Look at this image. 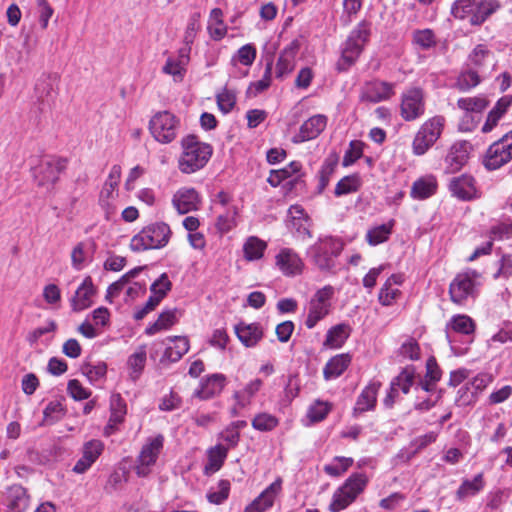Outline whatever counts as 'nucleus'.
<instances>
[{"instance_id": "f257e3e1", "label": "nucleus", "mask_w": 512, "mask_h": 512, "mask_svg": "<svg viewBox=\"0 0 512 512\" xmlns=\"http://www.w3.org/2000/svg\"><path fill=\"white\" fill-rule=\"evenodd\" d=\"M182 152L178 158V168L184 174L201 170L212 156V147L201 142L194 135H187L181 140Z\"/></svg>"}, {"instance_id": "f03ea898", "label": "nucleus", "mask_w": 512, "mask_h": 512, "mask_svg": "<svg viewBox=\"0 0 512 512\" xmlns=\"http://www.w3.org/2000/svg\"><path fill=\"white\" fill-rule=\"evenodd\" d=\"M500 7L495 0H456L452 7V15L471 25H480Z\"/></svg>"}, {"instance_id": "7ed1b4c3", "label": "nucleus", "mask_w": 512, "mask_h": 512, "mask_svg": "<svg viewBox=\"0 0 512 512\" xmlns=\"http://www.w3.org/2000/svg\"><path fill=\"white\" fill-rule=\"evenodd\" d=\"M171 229L164 222L152 223L130 240V249L134 252H142L151 249H161L165 247L171 238Z\"/></svg>"}, {"instance_id": "20e7f679", "label": "nucleus", "mask_w": 512, "mask_h": 512, "mask_svg": "<svg viewBox=\"0 0 512 512\" xmlns=\"http://www.w3.org/2000/svg\"><path fill=\"white\" fill-rule=\"evenodd\" d=\"M343 247L341 239L321 236L307 249L306 254L318 269L328 271L335 266V258L340 255Z\"/></svg>"}, {"instance_id": "39448f33", "label": "nucleus", "mask_w": 512, "mask_h": 512, "mask_svg": "<svg viewBox=\"0 0 512 512\" xmlns=\"http://www.w3.org/2000/svg\"><path fill=\"white\" fill-rule=\"evenodd\" d=\"M370 23L361 21L350 33L343 44L341 57L337 62V69L345 71L351 67L360 56L370 36Z\"/></svg>"}, {"instance_id": "423d86ee", "label": "nucleus", "mask_w": 512, "mask_h": 512, "mask_svg": "<svg viewBox=\"0 0 512 512\" xmlns=\"http://www.w3.org/2000/svg\"><path fill=\"white\" fill-rule=\"evenodd\" d=\"M180 119L169 111H158L149 120L148 129L151 136L160 144H170L180 129Z\"/></svg>"}, {"instance_id": "0eeeda50", "label": "nucleus", "mask_w": 512, "mask_h": 512, "mask_svg": "<svg viewBox=\"0 0 512 512\" xmlns=\"http://www.w3.org/2000/svg\"><path fill=\"white\" fill-rule=\"evenodd\" d=\"M479 276L475 270L458 273L449 285L450 300L458 306H465L473 300L477 295Z\"/></svg>"}, {"instance_id": "6e6552de", "label": "nucleus", "mask_w": 512, "mask_h": 512, "mask_svg": "<svg viewBox=\"0 0 512 512\" xmlns=\"http://www.w3.org/2000/svg\"><path fill=\"white\" fill-rule=\"evenodd\" d=\"M368 479L365 474H352L344 484L333 494L329 506L331 512H340L355 501L357 496L362 493L367 485Z\"/></svg>"}, {"instance_id": "1a4fd4ad", "label": "nucleus", "mask_w": 512, "mask_h": 512, "mask_svg": "<svg viewBox=\"0 0 512 512\" xmlns=\"http://www.w3.org/2000/svg\"><path fill=\"white\" fill-rule=\"evenodd\" d=\"M445 126V118L440 115L427 119L417 131L413 142L412 151L415 155H424L440 138Z\"/></svg>"}, {"instance_id": "9d476101", "label": "nucleus", "mask_w": 512, "mask_h": 512, "mask_svg": "<svg viewBox=\"0 0 512 512\" xmlns=\"http://www.w3.org/2000/svg\"><path fill=\"white\" fill-rule=\"evenodd\" d=\"M512 160V129L492 143L483 159L488 170H497Z\"/></svg>"}, {"instance_id": "9b49d317", "label": "nucleus", "mask_w": 512, "mask_h": 512, "mask_svg": "<svg viewBox=\"0 0 512 512\" xmlns=\"http://www.w3.org/2000/svg\"><path fill=\"white\" fill-rule=\"evenodd\" d=\"M164 446V436L157 434L150 436L143 444L137 458L136 474L140 477L148 476L156 464Z\"/></svg>"}, {"instance_id": "f8f14e48", "label": "nucleus", "mask_w": 512, "mask_h": 512, "mask_svg": "<svg viewBox=\"0 0 512 512\" xmlns=\"http://www.w3.org/2000/svg\"><path fill=\"white\" fill-rule=\"evenodd\" d=\"M333 296L334 288L330 285L324 286L314 294L310 301L309 312L305 321L309 329L314 328L320 320L329 314Z\"/></svg>"}, {"instance_id": "ddd939ff", "label": "nucleus", "mask_w": 512, "mask_h": 512, "mask_svg": "<svg viewBox=\"0 0 512 512\" xmlns=\"http://www.w3.org/2000/svg\"><path fill=\"white\" fill-rule=\"evenodd\" d=\"M425 113V99L422 89L412 87L402 93L400 115L405 121H414Z\"/></svg>"}, {"instance_id": "4468645a", "label": "nucleus", "mask_w": 512, "mask_h": 512, "mask_svg": "<svg viewBox=\"0 0 512 512\" xmlns=\"http://www.w3.org/2000/svg\"><path fill=\"white\" fill-rule=\"evenodd\" d=\"M275 268L285 277L301 275L305 263L298 252L289 247H281L274 256Z\"/></svg>"}, {"instance_id": "2eb2a0df", "label": "nucleus", "mask_w": 512, "mask_h": 512, "mask_svg": "<svg viewBox=\"0 0 512 512\" xmlns=\"http://www.w3.org/2000/svg\"><path fill=\"white\" fill-rule=\"evenodd\" d=\"M121 179V167L113 165L99 195V205L105 211L107 219L115 212V201Z\"/></svg>"}, {"instance_id": "dca6fc26", "label": "nucleus", "mask_w": 512, "mask_h": 512, "mask_svg": "<svg viewBox=\"0 0 512 512\" xmlns=\"http://www.w3.org/2000/svg\"><path fill=\"white\" fill-rule=\"evenodd\" d=\"M64 162L55 158H45L33 169L34 180L38 186L50 188L59 179Z\"/></svg>"}, {"instance_id": "f3484780", "label": "nucleus", "mask_w": 512, "mask_h": 512, "mask_svg": "<svg viewBox=\"0 0 512 512\" xmlns=\"http://www.w3.org/2000/svg\"><path fill=\"white\" fill-rule=\"evenodd\" d=\"M262 386L263 381L255 378L246 383L242 389L234 391L232 394L233 405L229 409L230 415L237 417L241 414L242 410L248 408Z\"/></svg>"}, {"instance_id": "a211bd4d", "label": "nucleus", "mask_w": 512, "mask_h": 512, "mask_svg": "<svg viewBox=\"0 0 512 512\" xmlns=\"http://www.w3.org/2000/svg\"><path fill=\"white\" fill-rule=\"evenodd\" d=\"M492 382V374L486 372L477 374L469 383L458 390L457 401L464 406L474 403L477 394L486 389Z\"/></svg>"}, {"instance_id": "6ab92c4d", "label": "nucleus", "mask_w": 512, "mask_h": 512, "mask_svg": "<svg viewBox=\"0 0 512 512\" xmlns=\"http://www.w3.org/2000/svg\"><path fill=\"white\" fill-rule=\"evenodd\" d=\"M287 217L288 227L297 238L306 240L312 237L311 220L301 205L290 206Z\"/></svg>"}, {"instance_id": "aec40b11", "label": "nucleus", "mask_w": 512, "mask_h": 512, "mask_svg": "<svg viewBox=\"0 0 512 512\" xmlns=\"http://www.w3.org/2000/svg\"><path fill=\"white\" fill-rule=\"evenodd\" d=\"M201 198L196 189L192 187H181L174 192L171 204L178 214L184 215L197 211L200 207Z\"/></svg>"}, {"instance_id": "412c9836", "label": "nucleus", "mask_w": 512, "mask_h": 512, "mask_svg": "<svg viewBox=\"0 0 512 512\" xmlns=\"http://www.w3.org/2000/svg\"><path fill=\"white\" fill-rule=\"evenodd\" d=\"M395 94V84L373 80L367 82L361 92V100L369 103H379L389 100Z\"/></svg>"}, {"instance_id": "4be33fe9", "label": "nucleus", "mask_w": 512, "mask_h": 512, "mask_svg": "<svg viewBox=\"0 0 512 512\" xmlns=\"http://www.w3.org/2000/svg\"><path fill=\"white\" fill-rule=\"evenodd\" d=\"M227 384V377L222 373H214L203 377L193 396L200 400H208L221 394Z\"/></svg>"}, {"instance_id": "5701e85b", "label": "nucleus", "mask_w": 512, "mask_h": 512, "mask_svg": "<svg viewBox=\"0 0 512 512\" xmlns=\"http://www.w3.org/2000/svg\"><path fill=\"white\" fill-rule=\"evenodd\" d=\"M282 478L277 477L260 495L245 507L244 512H265L282 492Z\"/></svg>"}, {"instance_id": "b1692460", "label": "nucleus", "mask_w": 512, "mask_h": 512, "mask_svg": "<svg viewBox=\"0 0 512 512\" xmlns=\"http://www.w3.org/2000/svg\"><path fill=\"white\" fill-rule=\"evenodd\" d=\"M282 478L277 477L260 495L245 507L244 512H265L282 492Z\"/></svg>"}, {"instance_id": "393cba45", "label": "nucleus", "mask_w": 512, "mask_h": 512, "mask_svg": "<svg viewBox=\"0 0 512 512\" xmlns=\"http://www.w3.org/2000/svg\"><path fill=\"white\" fill-rule=\"evenodd\" d=\"M328 119L323 114H316L307 119L292 138L295 144L316 139L326 128Z\"/></svg>"}, {"instance_id": "a878e982", "label": "nucleus", "mask_w": 512, "mask_h": 512, "mask_svg": "<svg viewBox=\"0 0 512 512\" xmlns=\"http://www.w3.org/2000/svg\"><path fill=\"white\" fill-rule=\"evenodd\" d=\"M191 47L183 46L176 56H169L162 72L173 77L175 82H181L186 73V67L190 61Z\"/></svg>"}, {"instance_id": "bb28decb", "label": "nucleus", "mask_w": 512, "mask_h": 512, "mask_svg": "<svg viewBox=\"0 0 512 512\" xmlns=\"http://www.w3.org/2000/svg\"><path fill=\"white\" fill-rule=\"evenodd\" d=\"M457 105L461 110L466 112L465 118L461 123V128L463 130L470 131L477 123L470 114L481 113L488 106V101L482 96L465 97L460 98Z\"/></svg>"}, {"instance_id": "cd10ccee", "label": "nucleus", "mask_w": 512, "mask_h": 512, "mask_svg": "<svg viewBox=\"0 0 512 512\" xmlns=\"http://www.w3.org/2000/svg\"><path fill=\"white\" fill-rule=\"evenodd\" d=\"M300 46V41L294 39L280 52L275 68L277 78H282L294 70Z\"/></svg>"}, {"instance_id": "c85d7f7f", "label": "nucleus", "mask_w": 512, "mask_h": 512, "mask_svg": "<svg viewBox=\"0 0 512 512\" xmlns=\"http://www.w3.org/2000/svg\"><path fill=\"white\" fill-rule=\"evenodd\" d=\"M474 331L475 322L471 317L464 314L454 315L445 328L446 338L451 345L455 341V334L471 336Z\"/></svg>"}, {"instance_id": "c756f323", "label": "nucleus", "mask_w": 512, "mask_h": 512, "mask_svg": "<svg viewBox=\"0 0 512 512\" xmlns=\"http://www.w3.org/2000/svg\"><path fill=\"white\" fill-rule=\"evenodd\" d=\"M95 287L91 277H86L70 299V305L74 312L83 311L93 304Z\"/></svg>"}, {"instance_id": "7c9ffc66", "label": "nucleus", "mask_w": 512, "mask_h": 512, "mask_svg": "<svg viewBox=\"0 0 512 512\" xmlns=\"http://www.w3.org/2000/svg\"><path fill=\"white\" fill-rule=\"evenodd\" d=\"M104 444L100 440H90L83 445L82 457L76 462L73 471L86 472L103 452Z\"/></svg>"}, {"instance_id": "2f4dec72", "label": "nucleus", "mask_w": 512, "mask_h": 512, "mask_svg": "<svg viewBox=\"0 0 512 512\" xmlns=\"http://www.w3.org/2000/svg\"><path fill=\"white\" fill-rule=\"evenodd\" d=\"M127 407L120 394H112L110 398V417L104 429L105 435L109 436L118 430V426L124 421Z\"/></svg>"}, {"instance_id": "473e14b6", "label": "nucleus", "mask_w": 512, "mask_h": 512, "mask_svg": "<svg viewBox=\"0 0 512 512\" xmlns=\"http://www.w3.org/2000/svg\"><path fill=\"white\" fill-rule=\"evenodd\" d=\"M469 149L470 144L466 141H459L451 146L445 159L449 172H457L465 165L468 160Z\"/></svg>"}, {"instance_id": "72a5a7b5", "label": "nucleus", "mask_w": 512, "mask_h": 512, "mask_svg": "<svg viewBox=\"0 0 512 512\" xmlns=\"http://www.w3.org/2000/svg\"><path fill=\"white\" fill-rule=\"evenodd\" d=\"M404 281L403 275L392 274L379 291L378 300L383 306L392 305L401 295L399 287Z\"/></svg>"}, {"instance_id": "f704fd0d", "label": "nucleus", "mask_w": 512, "mask_h": 512, "mask_svg": "<svg viewBox=\"0 0 512 512\" xmlns=\"http://www.w3.org/2000/svg\"><path fill=\"white\" fill-rule=\"evenodd\" d=\"M165 351L162 356V361L167 360L170 362L179 361L183 355L189 350V340L185 336L168 337L164 341Z\"/></svg>"}, {"instance_id": "c9c22d12", "label": "nucleus", "mask_w": 512, "mask_h": 512, "mask_svg": "<svg viewBox=\"0 0 512 512\" xmlns=\"http://www.w3.org/2000/svg\"><path fill=\"white\" fill-rule=\"evenodd\" d=\"M235 333L246 347L255 346L263 337V330L258 323L240 322L235 326Z\"/></svg>"}, {"instance_id": "e433bc0d", "label": "nucleus", "mask_w": 512, "mask_h": 512, "mask_svg": "<svg viewBox=\"0 0 512 512\" xmlns=\"http://www.w3.org/2000/svg\"><path fill=\"white\" fill-rule=\"evenodd\" d=\"M449 188L451 193L461 200H471L476 195L474 179L469 175L454 177Z\"/></svg>"}, {"instance_id": "4c0bfd02", "label": "nucleus", "mask_w": 512, "mask_h": 512, "mask_svg": "<svg viewBox=\"0 0 512 512\" xmlns=\"http://www.w3.org/2000/svg\"><path fill=\"white\" fill-rule=\"evenodd\" d=\"M381 383L379 381H371L358 396L354 411L355 413H364L374 409L377 401V393Z\"/></svg>"}, {"instance_id": "58836bf2", "label": "nucleus", "mask_w": 512, "mask_h": 512, "mask_svg": "<svg viewBox=\"0 0 512 512\" xmlns=\"http://www.w3.org/2000/svg\"><path fill=\"white\" fill-rule=\"evenodd\" d=\"M485 487L483 473H478L472 479H463L458 487L455 496L459 501L478 495Z\"/></svg>"}, {"instance_id": "ea45409f", "label": "nucleus", "mask_w": 512, "mask_h": 512, "mask_svg": "<svg viewBox=\"0 0 512 512\" xmlns=\"http://www.w3.org/2000/svg\"><path fill=\"white\" fill-rule=\"evenodd\" d=\"M178 316L179 313L177 309L163 310L157 320L146 327L145 334L153 336L161 331L170 329L178 322Z\"/></svg>"}, {"instance_id": "a19ab883", "label": "nucleus", "mask_w": 512, "mask_h": 512, "mask_svg": "<svg viewBox=\"0 0 512 512\" xmlns=\"http://www.w3.org/2000/svg\"><path fill=\"white\" fill-rule=\"evenodd\" d=\"M29 498L26 490L20 485H13L7 491L8 512H24L28 507Z\"/></svg>"}, {"instance_id": "79ce46f5", "label": "nucleus", "mask_w": 512, "mask_h": 512, "mask_svg": "<svg viewBox=\"0 0 512 512\" xmlns=\"http://www.w3.org/2000/svg\"><path fill=\"white\" fill-rule=\"evenodd\" d=\"M469 60L471 64L481 72L493 69L495 66L493 53L482 44L477 45L473 49L469 56Z\"/></svg>"}, {"instance_id": "37998d69", "label": "nucleus", "mask_w": 512, "mask_h": 512, "mask_svg": "<svg viewBox=\"0 0 512 512\" xmlns=\"http://www.w3.org/2000/svg\"><path fill=\"white\" fill-rule=\"evenodd\" d=\"M351 363L349 354H339L332 357L325 365L323 374L326 380L336 379L343 374Z\"/></svg>"}, {"instance_id": "c03bdc74", "label": "nucleus", "mask_w": 512, "mask_h": 512, "mask_svg": "<svg viewBox=\"0 0 512 512\" xmlns=\"http://www.w3.org/2000/svg\"><path fill=\"white\" fill-rule=\"evenodd\" d=\"M350 332L351 328L348 324H337L328 330L324 345L331 348H340L349 337Z\"/></svg>"}, {"instance_id": "a18cd8bd", "label": "nucleus", "mask_w": 512, "mask_h": 512, "mask_svg": "<svg viewBox=\"0 0 512 512\" xmlns=\"http://www.w3.org/2000/svg\"><path fill=\"white\" fill-rule=\"evenodd\" d=\"M257 56L256 47L253 44L241 46L231 57L230 64L237 68L239 65L249 68L253 65Z\"/></svg>"}, {"instance_id": "49530a36", "label": "nucleus", "mask_w": 512, "mask_h": 512, "mask_svg": "<svg viewBox=\"0 0 512 512\" xmlns=\"http://www.w3.org/2000/svg\"><path fill=\"white\" fill-rule=\"evenodd\" d=\"M267 243L256 236L248 237L243 244L244 258L247 261H257L264 256Z\"/></svg>"}, {"instance_id": "de8ad7c7", "label": "nucleus", "mask_w": 512, "mask_h": 512, "mask_svg": "<svg viewBox=\"0 0 512 512\" xmlns=\"http://www.w3.org/2000/svg\"><path fill=\"white\" fill-rule=\"evenodd\" d=\"M208 32L213 40L219 41L223 39L227 33V26L223 22V13L219 8H214L209 16Z\"/></svg>"}, {"instance_id": "09e8293b", "label": "nucleus", "mask_w": 512, "mask_h": 512, "mask_svg": "<svg viewBox=\"0 0 512 512\" xmlns=\"http://www.w3.org/2000/svg\"><path fill=\"white\" fill-rule=\"evenodd\" d=\"M147 359L146 346H139L134 353H132L127 360L129 375L133 380H137L141 375Z\"/></svg>"}, {"instance_id": "8fccbe9b", "label": "nucleus", "mask_w": 512, "mask_h": 512, "mask_svg": "<svg viewBox=\"0 0 512 512\" xmlns=\"http://www.w3.org/2000/svg\"><path fill=\"white\" fill-rule=\"evenodd\" d=\"M436 188L437 182L433 176L422 177L413 183L411 196L414 199H425L432 196Z\"/></svg>"}, {"instance_id": "3c124183", "label": "nucleus", "mask_w": 512, "mask_h": 512, "mask_svg": "<svg viewBox=\"0 0 512 512\" xmlns=\"http://www.w3.org/2000/svg\"><path fill=\"white\" fill-rule=\"evenodd\" d=\"M394 221L391 220L388 223L381 224L369 229L366 233V240L369 245L376 246L384 243L388 240L392 233Z\"/></svg>"}, {"instance_id": "603ef678", "label": "nucleus", "mask_w": 512, "mask_h": 512, "mask_svg": "<svg viewBox=\"0 0 512 512\" xmlns=\"http://www.w3.org/2000/svg\"><path fill=\"white\" fill-rule=\"evenodd\" d=\"M272 82V62L266 64L263 76L260 80L253 81L249 84L246 95L249 98L257 97L259 94L266 91Z\"/></svg>"}, {"instance_id": "864d4df0", "label": "nucleus", "mask_w": 512, "mask_h": 512, "mask_svg": "<svg viewBox=\"0 0 512 512\" xmlns=\"http://www.w3.org/2000/svg\"><path fill=\"white\" fill-rule=\"evenodd\" d=\"M301 168L302 164L299 161H292L282 169L272 170L267 181L271 186L277 187L283 180L299 173Z\"/></svg>"}, {"instance_id": "5fc2aeb1", "label": "nucleus", "mask_w": 512, "mask_h": 512, "mask_svg": "<svg viewBox=\"0 0 512 512\" xmlns=\"http://www.w3.org/2000/svg\"><path fill=\"white\" fill-rule=\"evenodd\" d=\"M81 372L91 384L97 385L105 379L107 365L104 362L85 363L81 367Z\"/></svg>"}, {"instance_id": "6e6d98bb", "label": "nucleus", "mask_w": 512, "mask_h": 512, "mask_svg": "<svg viewBox=\"0 0 512 512\" xmlns=\"http://www.w3.org/2000/svg\"><path fill=\"white\" fill-rule=\"evenodd\" d=\"M238 207L230 206L220 213L216 219L215 226L220 233H227L237 225Z\"/></svg>"}, {"instance_id": "4d7b16f0", "label": "nucleus", "mask_w": 512, "mask_h": 512, "mask_svg": "<svg viewBox=\"0 0 512 512\" xmlns=\"http://www.w3.org/2000/svg\"><path fill=\"white\" fill-rule=\"evenodd\" d=\"M354 463L353 458L336 456L330 463L324 465V472L331 477L343 475Z\"/></svg>"}, {"instance_id": "13d9d810", "label": "nucleus", "mask_w": 512, "mask_h": 512, "mask_svg": "<svg viewBox=\"0 0 512 512\" xmlns=\"http://www.w3.org/2000/svg\"><path fill=\"white\" fill-rule=\"evenodd\" d=\"M141 270V267L134 268L124 274L118 281L112 283L107 289L106 299L109 302H112V300L118 297L119 293L124 289V287L130 284L131 280L135 278Z\"/></svg>"}, {"instance_id": "bf43d9fd", "label": "nucleus", "mask_w": 512, "mask_h": 512, "mask_svg": "<svg viewBox=\"0 0 512 512\" xmlns=\"http://www.w3.org/2000/svg\"><path fill=\"white\" fill-rule=\"evenodd\" d=\"M230 493V482L220 480L216 486L211 487L206 495L211 504L220 505L227 500Z\"/></svg>"}, {"instance_id": "052dcab7", "label": "nucleus", "mask_w": 512, "mask_h": 512, "mask_svg": "<svg viewBox=\"0 0 512 512\" xmlns=\"http://www.w3.org/2000/svg\"><path fill=\"white\" fill-rule=\"evenodd\" d=\"M415 383V370L413 367H406L401 373L391 382L393 389L402 391L407 394L411 386Z\"/></svg>"}, {"instance_id": "680f3d73", "label": "nucleus", "mask_w": 512, "mask_h": 512, "mask_svg": "<svg viewBox=\"0 0 512 512\" xmlns=\"http://www.w3.org/2000/svg\"><path fill=\"white\" fill-rule=\"evenodd\" d=\"M227 453L228 448H225V446L222 444H218L211 448L208 455L209 461L206 465V470H210L211 472L218 471L224 463L227 457Z\"/></svg>"}, {"instance_id": "e2e57ef3", "label": "nucleus", "mask_w": 512, "mask_h": 512, "mask_svg": "<svg viewBox=\"0 0 512 512\" xmlns=\"http://www.w3.org/2000/svg\"><path fill=\"white\" fill-rule=\"evenodd\" d=\"M361 186L360 177L356 174L343 177L335 187V195L343 196L356 192Z\"/></svg>"}, {"instance_id": "0e129e2a", "label": "nucleus", "mask_w": 512, "mask_h": 512, "mask_svg": "<svg viewBox=\"0 0 512 512\" xmlns=\"http://www.w3.org/2000/svg\"><path fill=\"white\" fill-rule=\"evenodd\" d=\"M279 424V420L276 416L261 412L255 415L252 419L251 425L255 430L258 431H271Z\"/></svg>"}, {"instance_id": "69168bd1", "label": "nucleus", "mask_w": 512, "mask_h": 512, "mask_svg": "<svg viewBox=\"0 0 512 512\" xmlns=\"http://www.w3.org/2000/svg\"><path fill=\"white\" fill-rule=\"evenodd\" d=\"M216 101L219 110L223 114L231 112L236 104V93L224 87L221 91L216 94Z\"/></svg>"}, {"instance_id": "338daca9", "label": "nucleus", "mask_w": 512, "mask_h": 512, "mask_svg": "<svg viewBox=\"0 0 512 512\" xmlns=\"http://www.w3.org/2000/svg\"><path fill=\"white\" fill-rule=\"evenodd\" d=\"M152 297L157 298L158 302H161L166 294L171 290V282L166 273L160 275V277L150 287Z\"/></svg>"}, {"instance_id": "774afa93", "label": "nucleus", "mask_w": 512, "mask_h": 512, "mask_svg": "<svg viewBox=\"0 0 512 512\" xmlns=\"http://www.w3.org/2000/svg\"><path fill=\"white\" fill-rule=\"evenodd\" d=\"M364 146L365 144L360 140L351 141L343 157V165L346 167L350 166L361 158Z\"/></svg>"}]
</instances>
